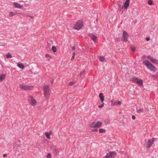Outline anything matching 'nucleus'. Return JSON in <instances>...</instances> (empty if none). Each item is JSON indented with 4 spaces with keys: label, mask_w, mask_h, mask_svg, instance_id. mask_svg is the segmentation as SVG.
Segmentation results:
<instances>
[{
    "label": "nucleus",
    "mask_w": 158,
    "mask_h": 158,
    "mask_svg": "<svg viewBox=\"0 0 158 158\" xmlns=\"http://www.w3.org/2000/svg\"><path fill=\"white\" fill-rule=\"evenodd\" d=\"M44 92L45 97L48 98L49 97V86L48 85H45L44 87Z\"/></svg>",
    "instance_id": "1"
},
{
    "label": "nucleus",
    "mask_w": 158,
    "mask_h": 158,
    "mask_svg": "<svg viewBox=\"0 0 158 158\" xmlns=\"http://www.w3.org/2000/svg\"><path fill=\"white\" fill-rule=\"evenodd\" d=\"M83 25V22L81 21H78L75 24L74 27V29L79 30L82 27Z\"/></svg>",
    "instance_id": "2"
},
{
    "label": "nucleus",
    "mask_w": 158,
    "mask_h": 158,
    "mask_svg": "<svg viewBox=\"0 0 158 158\" xmlns=\"http://www.w3.org/2000/svg\"><path fill=\"white\" fill-rule=\"evenodd\" d=\"M102 124V123L100 121L94 122L90 125V127H100Z\"/></svg>",
    "instance_id": "3"
},
{
    "label": "nucleus",
    "mask_w": 158,
    "mask_h": 158,
    "mask_svg": "<svg viewBox=\"0 0 158 158\" xmlns=\"http://www.w3.org/2000/svg\"><path fill=\"white\" fill-rule=\"evenodd\" d=\"M19 87L20 88L24 90H28L31 89L33 86H28L25 85L23 84H20L19 85Z\"/></svg>",
    "instance_id": "4"
},
{
    "label": "nucleus",
    "mask_w": 158,
    "mask_h": 158,
    "mask_svg": "<svg viewBox=\"0 0 158 158\" xmlns=\"http://www.w3.org/2000/svg\"><path fill=\"white\" fill-rule=\"evenodd\" d=\"M116 155V152H110L107 153L103 158H113Z\"/></svg>",
    "instance_id": "5"
},
{
    "label": "nucleus",
    "mask_w": 158,
    "mask_h": 158,
    "mask_svg": "<svg viewBox=\"0 0 158 158\" xmlns=\"http://www.w3.org/2000/svg\"><path fill=\"white\" fill-rule=\"evenodd\" d=\"M154 139L155 138H153L152 139L148 140L146 142L145 145L147 148H149L151 146L153 143Z\"/></svg>",
    "instance_id": "6"
},
{
    "label": "nucleus",
    "mask_w": 158,
    "mask_h": 158,
    "mask_svg": "<svg viewBox=\"0 0 158 158\" xmlns=\"http://www.w3.org/2000/svg\"><path fill=\"white\" fill-rule=\"evenodd\" d=\"M131 80L134 82L137 83L138 84L141 85L143 84V81L140 79H138L136 77H133L131 79Z\"/></svg>",
    "instance_id": "7"
},
{
    "label": "nucleus",
    "mask_w": 158,
    "mask_h": 158,
    "mask_svg": "<svg viewBox=\"0 0 158 158\" xmlns=\"http://www.w3.org/2000/svg\"><path fill=\"white\" fill-rule=\"evenodd\" d=\"M147 58L148 59L150 60L153 63L156 64H157L158 63V60L156 59L153 58L151 56H148Z\"/></svg>",
    "instance_id": "8"
},
{
    "label": "nucleus",
    "mask_w": 158,
    "mask_h": 158,
    "mask_svg": "<svg viewBox=\"0 0 158 158\" xmlns=\"http://www.w3.org/2000/svg\"><path fill=\"white\" fill-rule=\"evenodd\" d=\"M147 68L151 71L155 72L156 71V67L152 64L150 63L149 64Z\"/></svg>",
    "instance_id": "9"
},
{
    "label": "nucleus",
    "mask_w": 158,
    "mask_h": 158,
    "mask_svg": "<svg viewBox=\"0 0 158 158\" xmlns=\"http://www.w3.org/2000/svg\"><path fill=\"white\" fill-rule=\"evenodd\" d=\"M123 37L124 38L123 41L124 42H126L127 41V39L128 37V35L127 32L125 31H123Z\"/></svg>",
    "instance_id": "10"
},
{
    "label": "nucleus",
    "mask_w": 158,
    "mask_h": 158,
    "mask_svg": "<svg viewBox=\"0 0 158 158\" xmlns=\"http://www.w3.org/2000/svg\"><path fill=\"white\" fill-rule=\"evenodd\" d=\"M29 98L31 99V104L34 106L36 105V101L33 98V97L32 96H29Z\"/></svg>",
    "instance_id": "11"
},
{
    "label": "nucleus",
    "mask_w": 158,
    "mask_h": 158,
    "mask_svg": "<svg viewBox=\"0 0 158 158\" xmlns=\"http://www.w3.org/2000/svg\"><path fill=\"white\" fill-rule=\"evenodd\" d=\"M56 148V146L54 145H52L51 147V150L52 151L53 153L55 154H57V152Z\"/></svg>",
    "instance_id": "12"
},
{
    "label": "nucleus",
    "mask_w": 158,
    "mask_h": 158,
    "mask_svg": "<svg viewBox=\"0 0 158 158\" xmlns=\"http://www.w3.org/2000/svg\"><path fill=\"white\" fill-rule=\"evenodd\" d=\"M130 0H126L123 5V6L126 9H127L129 6Z\"/></svg>",
    "instance_id": "13"
},
{
    "label": "nucleus",
    "mask_w": 158,
    "mask_h": 158,
    "mask_svg": "<svg viewBox=\"0 0 158 158\" xmlns=\"http://www.w3.org/2000/svg\"><path fill=\"white\" fill-rule=\"evenodd\" d=\"M89 36L91 38V39L94 41L96 43V40L97 37V36L94 35V34H90Z\"/></svg>",
    "instance_id": "14"
},
{
    "label": "nucleus",
    "mask_w": 158,
    "mask_h": 158,
    "mask_svg": "<svg viewBox=\"0 0 158 158\" xmlns=\"http://www.w3.org/2000/svg\"><path fill=\"white\" fill-rule=\"evenodd\" d=\"M14 6L15 7L18 8H21L23 7L22 5H20L17 3H14Z\"/></svg>",
    "instance_id": "15"
},
{
    "label": "nucleus",
    "mask_w": 158,
    "mask_h": 158,
    "mask_svg": "<svg viewBox=\"0 0 158 158\" xmlns=\"http://www.w3.org/2000/svg\"><path fill=\"white\" fill-rule=\"evenodd\" d=\"M151 63L149 61L147 60H145L143 61V64L145 65L147 67L149 64Z\"/></svg>",
    "instance_id": "16"
},
{
    "label": "nucleus",
    "mask_w": 158,
    "mask_h": 158,
    "mask_svg": "<svg viewBox=\"0 0 158 158\" xmlns=\"http://www.w3.org/2000/svg\"><path fill=\"white\" fill-rule=\"evenodd\" d=\"M99 97L102 102H103L104 100V97L102 93H100L99 94Z\"/></svg>",
    "instance_id": "17"
},
{
    "label": "nucleus",
    "mask_w": 158,
    "mask_h": 158,
    "mask_svg": "<svg viewBox=\"0 0 158 158\" xmlns=\"http://www.w3.org/2000/svg\"><path fill=\"white\" fill-rule=\"evenodd\" d=\"M17 66L19 67L21 69H24V65L22 63H20L19 64H17Z\"/></svg>",
    "instance_id": "18"
},
{
    "label": "nucleus",
    "mask_w": 158,
    "mask_h": 158,
    "mask_svg": "<svg viewBox=\"0 0 158 158\" xmlns=\"http://www.w3.org/2000/svg\"><path fill=\"white\" fill-rule=\"evenodd\" d=\"M6 75L5 74H2L0 76V81H2L5 78Z\"/></svg>",
    "instance_id": "19"
},
{
    "label": "nucleus",
    "mask_w": 158,
    "mask_h": 158,
    "mask_svg": "<svg viewBox=\"0 0 158 158\" xmlns=\"http://www.w3.org/2000/svg\"><path fill=\"white\" fill-rule=\"evenodd\" d=\"M121 102L119 101H116L114 104V105H120L121 104Z\"/></svg>",
    "instance_id": "20"
},
{
    "label": "nucleus",
    "mask_w": 158,
    "mask_h": 158,
    "mask_svg": "<svg viewBox=\"0 0 158 158\" xmlns=\"http://www.w3.org/2000/svg\"><path fill=\"white\" fill-rule=\"evenodd\" d=\"M45 134L46 135V137L48 138V139H50V134H51L50 133H48L47 132H46L45 133Z\"/></svg>",
    "instance_id": "21"
},
{
    "label": "nucleus",
    "mask_w": 158,
    "mask_h": 158,
    "mask_svg": "<svg viewBox=\"0 0 158 158\" xmlns=\"http://www.w3.org/2000/svg\"><path fill=\"white\" fill-rule=\"evenodd\" d=\"M52 49L53 52H56V48L55 46H52Z\"/></svg>",
    "instance_id": "22"
},
{
    "label": "nucleus",
    "mask_w": 158,
    "mask_h": 158,
    "mask_svg": "<svg viewBox=\"0 0 158 158\" xmlns=\"http://www.w3.org/2000/svg\"><path fill=\"white\" fill-rule=\"evenodd\" d=\"M148 3L150 5H152L154 4L152 0H149L148 2Z\"/></svg>",
    "instance_id": "23"
},
{
    "label": "nucleus",
    "mask_w": 158,
    "mask_h": 158,
    "mask_svg": "<svg viewBox=\"0 0 158 158\" xmlns=\"http://www.w3.org/2000/svg\"><path fill=\"white\" fill-rule=\"evenodd\" d=\"M99 60L100 61H104L105 60V58L104 57L100 56V57Z\"/></svg>",
    "instance_id": "24"
},
{
    "label": "nucleus",
    "mask_w": 158,
    "mask_h": 158,
    "mask_svg": "<svg viewBox=\"0 0 158 158\" xmlns=\"http://www.w3.org/2000/svg\"><path fill=\"white\" fill-rule=\"evenodd\" d=\"M16 15V13L13 12H11L10 13V16H12Z\"/></svg>",
    "instance_id": "25"
},
{
    "label": "nucleus",
    "mask_w": 158,
    "mask_h": 158,
    "mask_svg": "<svg viewBox=\"0 0 158 158\" xmlns=\"http://www.w3.org/2000/svg\"><path fill=\"white\" fill-rule=\"evenodd\" d=\"M12 56L9 53H8L6 55V57L8 58H10L12 57Z\"/></svg>",
    "instance_id": "26"
},
{
    "label": "nucleus",
    "mask_w": 158,
    "mask_h": 158,
    "mask_svg": "<svg viewBox=\"0 0 158 158\" xmlns=\"http://www.w3.org/2000/svg\"><path fill=\"white\" fill-rule=\"evenodd\" d=\"M99 131L100 133H104L106 132V130L104 129H101L99 130Z\"/></svg>",
    "instance_id": "27"
},
{
    "label": "nucleus",
    "mask_w": 158,
    "mask_h": 158,
    "mask_svg": "<svg viewBox=\"0 0 158 158\" xmlns=\"http://www.w3.org/2000/svg\"><path fill=\"white\" fill-rule=\"evenodd\" d=\"M143 111V110L142 109H138L137 110V112L138 113H140L141 112H142Z\"/></svg>",
    "instance_id": "28"
},
{
    "label": "nucleus",
    "mask_w": 158,
    "mask_h": 158,
    "mask_svg": "<svg viewBox=\"0 0 158 158\" xmlns=\"http://www.w3.org/2000/svg\"><path fill=\"white\" fill-rule=\"evenodd\" d=\"M75 82L74 81H71L69 83V85H74V84H75Z\"/></svg>",
    "instance_id": "29"
},
{
    "label": "nucleus",
    "mask_w": 158,
    "mask_h": 158,
    "mask_svg": "<svg viewBox=\"0 0 158 158\" xmlns=\"http://www.w3.org/2000/svg\"><path fill=\"white\" fill-rule=\"evenodd\" d=\"M47 158H51V154L49 153L48 154L47 156Z\"/></svg>",
    "instance_id": "30"
},
{
    "label": "nucleus",
    "mask_w": 158,
    "mask_h": 158,
    "mask_svg": "<svg viewBox=\"0 0 158 158\" xmlns=\"http://www.w3.org/2000/svg\"><path fill=\"white\" fill-rule=\"evenodd\" d=\"M131 50L133 51H135V48L134 47H131Z\"/></svg>",
    "instance_id": "31"
},
{
    "label": "nucleus",
    "mask_w": 158,
    "mask_h": 158,
    "mask_svg": "<svg viewBox=\"0 0 158 158\" xmlns=\"http://www.w3.org/2000/svg\"><path fill=\"white\" fill-rule=\"evenodd\" d=\"M104 105V103L103 102L102 104L101 105L99 106L98 107L99 108H101L103 107Z\"/></svg>",
    "instance_id": "32"
},
{
    "label": "nucleus",
    "mask_w": 158,
    "mask_h": 158,
    "mask_svg": "<svg viewBox=\"0 0 158 158\" xmlns=\"http://www.w3.org/2000/svg\"><path fill=\"white\" fill-rule=\"evenodd\" d=\"M85 74V71H83V72H81L80 74V76H81L82 75H83V74Z\"/></svg>",
    "instance_id": "33"
},
{
    "label": "nucleus",
    "mask_w": 158,
    "mask_h": 158,
    "mask_svg": "<svg viewBox=\"0 0 158 158\" xmlns=\"http://www.w3.org/2000/svg\"><path fill=\"white\" fill-rule=\"evenodd\" d=\"M45 57H50V56L48 54H46L45 55Z\"/></svg>",
    "instance_id": "34"
},
{
    "label": "nucleus",
    "mask_w": 158,
    "mask_h": 158,
    "mask_svg": "<svg viewBox=\"0 0 158 158\" xmlns=\"http://www.w3.org/2000/svg\"><path fill=\"white\" fill-rule=\"evenodd\" d=\"M132 118L133 120H135V117L134 115H133Z\"/></svg>",
    "instance_id": "35"
},
{
    "label": "nucleus",
    "mask_w": 158,
    "mask_h": 158,
    "mask_svg": "<svg viewBox=\"0 0 158 158\" xmlns=\"http://www.w3.org/2000/svg\"><path fill=\"white\" fill-rule=\"evenodd\" d=\"M146 40H147V41H148L150 40V38H149L147 37L146 38Z\"/></svg>",
    "instance_id": "36"
},
{
    "label": "nucleus",
    "mask_w": 158,
    "mask_h": 158,
    "mask_svg": "<svg viewBox=\"0 0 158 158\" xmlns=\"http://www.w3.org/2000/svg\"><path fill=\"white\" fill-rule=\"evenodd\" d=\"M97 131V129H94V130H92V131Z\"/></svg>",
    "instance_id": "37"
},
{
    "label": "nucleus",
    "mask_w": 158,
    "mask_h": 158,
    "mask_svg": "<svg viewBox=\"0 0 158 158\" xmlns=\"http://www.w3.org/2000/svg\"><path fill=\"white\" fill-rule=\"evenodd\" d=\"M7 154H4L3 155V156L4 157H6L7 156Z\"/></svg>",
    "instance_id": "38"
},
{
    "label": "nucleus",
    "mask_w": 158,
    "mask_h": 158,
    "mask_svg": "<svg viewBox=\"0 0 158 158\" xmlns=\"http://www.w3.org/2000/svg\"><path fill=\"white\" fill-rule=\"evenodd\" d=\"M121 6V5H119L118 9L119 10H121V8H120Z\"/></svg>",
    "instance_id": "39"
},
{
    "label": "nucleus",
    "mask_w": 158,
    "mask_h": 158,
    "mask_svg": "<svg viewBox=\"0 0 158 158\" xmlns=\"http://www.w3.org/2000/svg\"><path fill=\"white\" fill-rule=\"evenodd\" d=\"M75 47H74V46L73 47H72V49L73 50H75Z\"/></svg>",
    "instance_id": "40"
},
{
    "label": "nucleus",
    "mask_w": 158,
    "mask_h": 158,
    "mask_svg": "<svg viewBox=\"0 0 158 158\" xmlns=\"http://www.w3.org/2000/svg\"><path fill=\"white\" fill-rule=\"evenodd\" d=\"M74 56H73L71 58V60H73V59H74Z\"/></svg>",
    "instance_id": "41"
},
{
    "label": "nucleus",
    "mask_w": 158,
    "mask_h": 158,
    "mask_svg": "<svg viewBox=\"0 0 158 158\" xmlns=\"http://www.w3.org/2000/svg\"><path fill=\"white\" fill-rule=\"evenodd\" d=\"M75 53L73 52V56H75Z\"/></svg>",
    "instance_id": "42"
},
{
    "label": "nucleus",
    "mask_w": 158,
    "mask_h": 158,
    "mask_svg": "<svg viewBox=\"0 0 158 158\" xmlns=\"http://www.w3.org/2000/svg\"><path fill=\"white\" fill-rule=\"evenodd\" d=\"M47 46H49H49H51V45H50V44H48V45H47Z\"/></svg>",
    "instance_id": "43"
},
{
    "label": "nucleus",
    "mask_w": 158,
    "mask_h": 158,
    "mask_svg": "<svg viewBox=\"0 0 158 158\" xmlns=\"http://www.w3.org/2000/svg\"><path fill=\"white\" fill-rule=\"evenodd\" d=\"M53 83V81L52 80V81L51 82V83L52 84Z\"/></svg>",
    "instance_id": "44"
},
{
    "label": "nucleus",
    "mask_w": 158,
    "mask_h": 158,
    "mask_svg": "<svg viewBox=\"0 0 158 158\" xmlns=\"http://www.w3.org/2000/svg\"><path fill=\"white\" fill-rule=\"evenodd\" d=\"M29 16L31 17V18L33 19V16Z\"/></svg>",
    "instance_id": "45"
},
{
    "label": "nucleus",
    "mask_w": 158,
    "mask_h": 158,
    "mask_svg": "<svg viewBox=\"0 0 158 158\" xmlns=\"http://www.w3.org/2000/svg\"><path fill=\"white\" fill-rule=\"evenodd\" d=\"M117 41H118V40H119V39H118V38H117Z\"/></svg>",
    "instance_id": "46"
},
{
    "label": "nucleus",
    "mask_w": 158,
    "mask_h": 158,
    "mask_svg": "<svg viewBox=\"0 0 158 158\" xmlns=\"http://www.w3.org/2000/svg\"><path fill=\"white\" fill-rule=\"evenodd\" d=\"M122 8H123V6H122Z\"/></svg>",
    "instance_id": "47"
}]
</instances>
